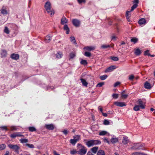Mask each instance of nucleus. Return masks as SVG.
I'll return each mask as SVG.
<instances>
[{
	"instance_id": "obj_16",
	"label": "nucleus",
	"mask_w": 155,
	"mask_h": 155,
	"mask_svg": "<svg viewBox=\"0 0 155 155\" xmlns=\"http://www.w3.org/2000/svg\"><path fill=\"white\" fill-rule=\"evenodd\" d=\"M129 142V140L128 138L127 137H123V139L122 141V143L124 144H126Z\"/></svg>"
},
{
	"instance_id": "obj_41",
	"label": "nucleus",
	"mask_w": 155,
	"mask_h": 155,
	"mask_svg": "<svg viewBox=\"0 0 155 155\" xmlns=\"http://www.w3.org/2000/svg\"><path fill=\"white\" fill-rule=\"evenodd\" d=\"M80 63L81 64L84 65H86L87 64V62L86 60H82L80 62Z\"/></svg>"
},
{
	"instance_id": "obj_24",
	"label": "nucleus",
	"mask_w": 155,
	"mask_h": 155,
	"mask_svg": "<svg viewBox=\"0 0 155 155\" xmlns=\"http://www.w3.org/2000/svg\"><path fill=\"white\" fill-rule=\"evenodd\" d=\"M81 82H82V84L84 86H87L88 83L86 82V81L83 78H81L80 79Z\"/></svg>"
},
{
	"instance_id": "obj_43",
	"label": "nucleus",
	"mask_w": 155,
	"mask_h": 155,
	"mask_svg": "<svg viewBox=\"0 0 155 155\" xmlns=\"http://www.w3.org/2000/svg\"><path fill=\"white\" fill-rule=\"evenodd\" d=\"M26 146L30 148H34V146L33 144H30L28 143H26L25 144Z\"/></svg>"
},
{
	"instance_id": "obj_47",
	"label": "nucleus",
	"mask_w": 155,
	"mask_h": 155,
	"mask_svg": "<svg viewBox=\"0 0 155 155\" xmlns=\"http://www.w3.org/2000/svg\"><path fill=\"white\" fill-rule=\"evenodd\" d=\"M91 53L88 52H85L84 53V55L87 57H89L91 56Z\"/></svg>"
},
{
	"instance_id": "obj_20",
	"label": "nucleus",
	"mask_w": 155,
	"mask_h": 155,
	"mask_svg": "<svg viewBox=\"0 0 155 155\" xmlns=\"http://www.w3.org/2000/svg\"><path fill=\"white\" fill-rule=\"evenodd\" d=\"M138 23L140 25L145 24L146 23V20L144 18H141L139 20Z\"/></svg>"
},
{
	"instance_id": "obj_36",
	"label": "nucleus",
	"mask_w": 155,
	"mask_h": 155,
	"mask_svg": "<svg viewBox=\"0 0 155 155\" xmlns=\"http://www.w3.org/2000/svg\"><path fill=\"white\" fill-rule=\"evenodd\" d=\"M107 76L106 75H102L100 76V78L102 80H104L107 78Z\"/></svg>"
},
{
	"instance_id": "obj_61",
	"label": "nucleus",
	"mask_w": 155,
	"mask_h": 155,
	"mask_svg": "<svg viewBox=\"0 0 155 155\" xmlns=\"http://www.w3.org/2000/svg\"><path fill=\"white\" fill-rule=\"evenodd\" d=\"M98 109L99 110L101 111V112L102 113L103 112V109H102V108L100 107V106H99L98 107Z\"/></svg>"
},
{
	"instance_id": "obj_4",
	"label": "nucleus",
	"mask_w": 155,
	"mask_h": 155,
	"mask_svg": "<svg viewBox=\"0 0 155 155\" xmlns=\"http://www.w3.org/2000/svg\"><path fill=\"white\" fill-rule=\"evenodd\" d=\"M101 142L100 141L96 140H91L86 142V144L88 147H91L94 145L100 144Z\"/></svg>"
},
{
	"instance_id": "obj_49",
	"label": "nucleus",
	"mask_w": 155,
	"mask_h": 155,
	"mask_svg": "<svg viewBox=\"0 0 155 155\" xmlns=\"http://www.w3.org/2000/svg\"><path fill=\"white\" fill-rule=\"evenodd\" d=\"M111 58L112 60L115 61H117L119 59L118 57H111Z\"/></svg>"
},
{
	"instance_id": "obj_1",
	"label": "nucleus",
	"mask_w": 155,
	"mask_h": 155,
	"mask_svg": "<svg viewBox=\"0 0 155 155\" xmlns=\"http://www.w3.org/2000/svg\"><path fill=\"white\" fill-rule=\"evenodd\" d=\"M139 2L138 0H134L133 1V3L134 4L133 6L132 7L130 11H128L126 13V18L129 22L130 21V17L131 15L130 14V12L133 11L135 8H136L138 6V3Z\"/></svg>"
},
{
	"instance_id": "obj_34",
	"label": "nucleus",
	"mask_w": 155,
	"mask_h": 155,
	"mask_svg": "<svg viewBox=\"0 0 155 155\" xmlns=\"http://www.w3.org/2000/svg\"><path fill=\"white\" fill-rule=\"evenodd\" d=\"M28 129L29 131L31 132H33L36 131V128L33 127H29Z\"/></svg>"
},
{
	"instance_id": "obj_32",
	"label": "nucleus",
	"mask_w": 155,
	"mask_h": 155,
	"mask_svg": "<svg viewBox=\"0 0 155 155\" xmlns=\"http://www.w3.org/2000/svg\"><path fill=\"white\" fill-rule=\"evenodd\" d=\"M6 145L4 144H2L0 145V151L6 148Z\"/></svg>"
},
{
	"instance_id": "obj_27",
	"label": "nucleus",
	"mask_w": 155,
	"mask_h": 155,
	"mask_svg": "<svg viewBox=\"0 0 155 155\" xmlns=\"http://www.w3.org/2000/svg\"><path fill=\"white\" fill-rule=\"evenodd\" d=\"M98 149V147H95L93 148H92L91 149V151L93 153H96L97 152V150Z\"/></svg>"
},
{
	"instance_id": "obj_15",
	"label": "nucleus",
	"mask_w": 155,
	"mask_h": 155,
	"mask_svg": "<svg viewBox=\"0 0 155 155\" xmlns=\"http://www.w3.org/2000/svg\"><path fill=\"white\" fill-rule=\"evenodd\" d=\"M68 22V20L64 16L62 17L61 20V24L62 25H64Z\"/></svg>"
},
{
	"instance_id": "obj_10",
	"label": "nucleus",
	"mask_w": 155,
	"mask_h": 155,
	"mask_svg": "<svg viewBox=\"0 0 155 155\" xmlns=\"http://www.w3.org/2000/svg\"><path fill=\"white\" fill-rule=\"evenodd\" d=\"M114 104L117 106L120 107L126 106V104L124 102H115L114 103Z\"/></svg>"
},
{
	"instance_id": "obj_6",
	"label": "nucleus",
	"mask_w": 155,
	"mask_h": 155,
	"mask_svg": "<svg viewBox=\"0 0 155 155\" xmlns=\"http://www.w3.org/2000/svg\"><path fill=\"white\" fill-rule=\"evenodd\" d=\"M144 145V143H135L131 147V149L135 150H143V147Z\"/></svg>"
},
{
	"instance_id": "obj_55",
	"label": "nucleus",
	"mask_w": 155,
	"mask_h": 155,
	"mask_svg": "<svg viewBox=\"0 0 155 155\" xmlns=\"http://www.w3.org/2000/svg\"><path fill=\"white\" fill-rule=\"evenodd\" d=\"M120 82H117L114 84V87H115L119 85L120 84Z\"/></svg>"
},
{
	"instance_id": "obj_40",
	"label": "nucleus",
	"mask_w": 155,
	"mask_h": 155,
	"mask_svg": "<svg viewBox=\"0 0 155 155\" xmlns=\"http://www.w3.org/2000/svg\"><path fill=\"white\" fill-rule=\"evenodd\" d=\"M20 141L21 143H26L28 142V140L27 139H21L20 140Z\"/></svg>"
},
{
	"instance_id": "obj_9",
	"label": "nucleus",
	"mask_w": 155,
	"mask_h": 155,
	"mask_svg": "<svg viewBox=\"0 0 155 155\" xmlns=\"http://www.w3.org/2000/svg\"><path fill=\"white\" fill-rule=\"evenodd\" d=\"M45 127L47 129L50 130H53L54 128V126L52 124H46Z\"/></svg>"
},
{
	"instance_id": "obj_3",
	"label": "nucleus",
	"mask_w": 155,
	"mask_h": 155,
	"mask_svg": "<svg viewBox=\"0 0 155 155\" xmlns=\"http://www.w3.org/2000/svg\"><path fill=\"white\" fill-rule=\"evenodd\" d=\"M77 147L79 149L78 151V153L80 155H83L85 154L87 151V149L84 146L80 143L77 144Z\"/></svg>"
},
{
	"instance_id": "obj_25",
	"label": "nucleus",
	"mask_w": 155,
	"mask_h": 155,
	"mask_svg": "<svg viewBox=\"0 0 155 155\" xmlns=\"http://www.w3.org/2000/svg\"><path fill=\"white\" fill-rule=\"evenodd\" d=\"M125 91H123L121 93V96L122 98H123L126 99L128 96V95L127 94H125Z\"/></svg>"
},
{
	"instance_id": "obj_56",
	"label": "nucleus",
	"mask_w": 155,
	"mask_h": 155,
	"mask_svg": "<svg viewBox=\"0 0 155 155\" xmlns=\"http://www.w3.org/2000/svg\"><path fill=\"white\" fill-rule=\"evenodd\" d=\"M149 50H147L146 51H144V55H148V54H149Z\"/></svg>"
},
{
	"instance_id": "obj_28",
	"label": "nucleus",
	"mask_w": 155,
	"mask_h": 155,
	"mask_svg": "<svg viewBox=\"0 0 155 155\" xmlns=\"http://www.w3.org/2000/svg\"><path fill=\"white\" fill-rule=\"evenodd\" d=\"M141 53V51L138 48L136 49L135 51V54L136 55H140Z\"/></svg>"
},
{
	"instance_id": "obj_23",
	"label": "nucleus",
	"mask_w": 155,
	"mask_h": 155,
	"mask_svg": "<svg viewBox=\"0 0 155 155\" xmlns=\"http://www.w3.org/2000/svg\"><path fill=\"white\" fill-rule=\"evenodd\" d=\"M51 37L49 35H47L45 39V41L46 43H48L51 40Z\"/></svg>"
},
{
	"instance_id": "obj_48",
	"label": "nucleus",
	"mask_w": 155,
	"mask_h": 155,
	"mask_svg": "<svg viewBox=\"0 0 155 155\" xmlns=\"http://www.w3.org/2000/svg\"><path fill=\"white\" fill-rule=\"evenodd\" d=\"M104 84V82L100 83L97 84V87H101Z\"/></svg>"
},
{
	"instance_id": "obj_57",
	"label": "nucleus",
	"mask_w": 155,
	"mask_h": 155,
	"mask_svg": "<svg viewBox=\"0 0 155 155\" xmlns=\"http://www.w3.org/2000/svg\"><path fill=\"white\" fill-rule=\"evenodd\" d=\"M1 16H0V25H1L2 24H3L5 22V20H1Z\"/></svg>"
},
{
	"instance_id": "obj_62",
	"label": "nucleus",
	"mask_w": 155,
	"mask_h": 155,
	"mask_svg": "<svg viewBox=\"0 0 155 155\" xmlns=\"http://www.w3.org/2000/svg\"><path fill=\"white\" fill-rule=\"evenodd\" d=\"M54 155H60L57 152L55 151H54Z\"/></svg>"
},
{
	"instance_id": "obj_22",
	"label": "nucleus",
	"mask_w": 155,
	"mask_h": 155,
	"mask_svg": "<svg viewBox=\"0 0 155 155\" xmlns=\"http://www.w3.org/2000/svg\"><path fill=\"white\" fill-rule=\"evenodd\" d=\"M118 141V140L116 137L112 138L110 139V142L112 143H115L117 142Z\"/></svg>"
},
{
	"instance_id": "obj_37",
	"label": "nucleus",
	"mask_w": 155,
	"mask_h": 155,
	"mask_svg": "<svg viewBox=\"0 0 155 155\" xmlns=\"http://www.w3.org/2000/svg\"><path fill=\"white\" fill-rule=\"evenodd\" d=\"M110 47V45H103L101 46V48L103 49H105Z\"/></svg>"
},
{
	"instance_id": "obj_42",
	"label": "nucleus",
	"mask_w": 155,
	"mask_h": 155,
	"mask_svg": "<svg viewBox=\"0 0 155 155\" xmlns=\"http://www.w3.org/2000/svg\"><path fill=\"white\" fill-rule=\"evenodd\" d=\"M138 39L136 38H133L131 39V41L133 42L134 43H136L138 41Z\"/></svg>"
},
{
	"instance_id": "obj_54",
	"label": "nucleus",
	"mask_w": 155,
	"mask_h": 155,
	"mask_svg": "<svg viewBox=\"0 0 155 155\" xmlns=\"http://www.w3.org/2000/svg\"><path fill=\"white\" fill-rule=\"evenodd\" d=\"M112 97L115 99H117L118 97V94H113L112 95Z\"/></svg>"
},
{
	"instance_id": "obj_46",
	"label": "nucleus",
	"mask_w": 155,
	"mask_h": 155,
	"mask_svg": "<svg viewBox=\"0 0 155 155\" xmlns=\"http://www.w3.org/2000/svg\"><path fill=\"white\" fill-rule=\"evenodd\" d=\"M11 130L12 131H14L16 130L17 129V128L16 126H11L10 127Z\"/></svg>"
},
{
	"instance_id": "obj_18",
	"label": "nucleus",
	"mask_w": 155,
	"mask_h": 155,
	"mask_svg": "<svg viewBox=\"0 0 155 155\" xmlns=\"http://www.w3.org/2000/svg\"><path fill=\"white\" fill-rule=\"evenodd\" d=\"M56 57L58 58H60L63 56V54L61 52H58L55 55Z\"/></svg>"
},
{
	"instance_id": "obj_64",
	"label": "nucleus",
	"mask_w": 155,
	"mask_h": 155,
	"mask_svg": "<svg viewBox=\"0 0 155 155\" xmlns=\"http://www.w3.org/2000/svg\"><path fill=\"white\" fill-rule=\"evenodd\" d=\"M148 56H151V57H154L155 55H153V54L151 55L150 54H148Z\"/></svg>"
},
{
	"instance_id": "obj_59",
	"label": "nucleus",
	"mask_w": 155,
	"mask_h": 155,
	"mask_svg": "<svg viewBox=\"0 0 155 155\" xmlns=\"http://www.w3.org/2000/svg\"><path fill=\"white\" fill-rule=\"evenodd\" d=\"M112 39L114 40H115L117 38V37L114 35H113L111 37Z\"/></svg>"
},
{
	"instance_id": "obj_14",
	"label": "nucleus",
	"mask_w": 155,
	"mask_h": 155,
	"mask_svg": "<svg viewBox=\"0 0 155 155\" xmlns=\"http://www.w3.org/2000/svg\"><path fill=\"white\" fill-rule=\"evenodd\" d=\"M116 68V67L115 66H111L106 70L105 72H111Z\"/></svg>"
},
{
	"instance_id": "obj_51",
	"label": "nucleus",
	"mask_w": 155,
	"mask_h": 155,
	"mask_svg": "<svg viewBox=\"0 0 155 155\" xmlns=\"http://www.w3.org/2000/svg\"><path fill=\"white\" fill-rule=\"evenodd\" d=\"M0 128L2 130H8L7 127L6 126H2L0 127Z\"/></svg>"
},
{
	"instance_id": "obj_53",
	"label": "nucleus",
	"mask_w": 155,
	"mask_h": 155,
	"mask_svg": "<svg viewBox=\"0 0 155 155\" xmlns=\"http://www.w3.org/2000/svg\"><path fill=\"white\" fill-rule=\"evenodd\" d=\"M75 55L74 53H71L70 54V58H73L75 56Z\"/></svg>"
},
{
	"instance_id": "obj_31",
	"label": "nucleus",
	"mask_w": 155,
	"mask_h": 155,
	"mask_svg": "<svg viewBox=\"0 0 155 155\" xmlns=\"http://www.w3.org/2000/svg\"><path fill=\"white\" fill-rule=\"evenodd\" d=\"M140 107L138 105H135L134 107V110L135 111H139L140 109Z\"/></svg>"
},
{
	"instance_id": "obj_8",
	"label": "nucleus",
	"mask_w": 155,
	"mask_h": 155,
	"mask_svg": "<svg viewBox=\"0 0 155 155\" xmlns=\"http://www.w3.org/2000/svg\"><path fill=\"white\" fill-rule=\"evenodd\" d=\"M10 137L13 138H14L17 137H24V136L21 135L19 133H14L10 135Z\"/></svg>"
},
{
	"instance_id": "obj_44",
	"label": "nucleus",
	"mask_w": 155,
	"mask_h": 155,
	"mask_svg": "<svg viewBox=\"0 0 155 155\" xmlns=\"http://www.w3.org/2000/svg\"><path fill=\"white\" fill-rule=\"evenodd\" d=\"M103 124L104 125H108L109 124L110 122L107 120H104V121Z\"/></svg>"
},
{
	"instance_id": "obj_58",
	"label": "nucleus",
	"mask_w": 155,
	"mask_h": 155,
	"mask_svg": "<svg viewBox=\"0 0 155 155\" xmlns=\"http://www.w3.org/2000/svg\"><path fill=\"white\" fill-rule=\"evenodd\" d=\"M78 2L80 4L82 2L85 3V0H78Z\"/></svg>"
},
{
	"instance_id": "obj_45",
	"label": "nucleus",
	"mask_w": 155,
	"mask_h": 155,
	"mask_svg": "<svg viewBox=\"0 0 155 155\" xmlns=\"http://www.w3.org/2000/svg\"><path fill=\"white\" fill-rule=\"evenodd\" d=\"M77 152H78V151H77L76 150L73 149V150H71L70 152V153L71 154L73 155L75 154Z\"/></svg>"
},
{
	"instance_id": "obj_63",
	"label": "nucleus",
	"mask_w": 155,
	"mask_h": 155,
	"mask_svg": "<svg viewBox=\"0 0 155 155\" xmlns=\"http://www.w3.org/2000/svg\"><path fill=\"white\" fill-rule=\"evenodd\" d=\"M102 113L104 117H107V114H106V113H103V112H102Z\"/></svg>"
},
{
	"instance_id": "obj_13",
	"label": "nucleus",
	"mask_w": 155,
	"mask_h": 155,
	"mask_svg": "<svg viewBox=\"0 0 155 155\" xmlns=\"http://www.w3.org/2000/svg\"><path fill=\"white\" fill-rule=\"evenodd\" d=\"M138 105L140 107V108L142 109H144L145 108V104H143V101L141 99H139L137 101Z\"/></svg>"
},
{
	"instance_id": "obj_35",
	"label": "nucleus",
	"mask_w": 155,
	"mask_h": 155,
	"mask_svg": "<svg viewBox=\"0 0 155 155\" xmlns=\"http://www.w3.org/2000/svg\"><path fill=\"white\" fill-rule=\"evenodd\" d=\"M97 155H105L104 151L101 150H99L97 153Z\"/></svg>"
},
{
	"instance_id": "obj_21",
	"label": "nucleus",
	"mask_w": 155,
	"mask_h": 155,
	"mask_svg": "<svg viewBox=\"0 0 155 155\" xmlns=\"http://www.w3.org/2000/svg\"><path fill=\"white\" fill-rule=\"evenodd\" d=\"M1 54L2 57H5L7 54V51L5 50H2L1 51Z\"/></svg>"
},
{
	"instance_id": "obj_19",
	"label": "nucleus",
	"mask_w": 155,
	"mask_h": 155,
	"mask_svg": "<svg viewBox=\"0 0 155 155\" xmlns=\"http://www.w3.org/2000/svg\"><path fill=\"white\" fill-rule=\"evenodd\" d=\"M144 87L145 88L148 89H150L152 87L150 84L147 82H146L145 83Z\"/></svg>"
},
{
	"instance_id": "obj_30",
	"label": "nucleus",
	"mask_w": 155,
	"mask_h": 155,
	"mask_svg": "<svg viewBox=\"0 0 155 155\" xmlns=\"http://www.w3.org/2000/svg\"><path fill=\"white\" fill-rule=\"evenodd\" d=\"M132 155H144V153L142 152H135L132 153Z\"/></svg>"
},
{
	"instance_id": "obj_12",
	"label": "nucleus",
	"mask_w": 155,
	"mask_h": 155,
	"mask_svg": "<svg viewBox=\"0 0 155 155\" xmlns=\"http://www.w3.org/2000/svg\"><path fill=\"white\" fill-rule=\"evenodd\" d=\"M72 23L76 27L79 26L80 25V21L76 19H74L72 20Z\"/></svg>"
},
{
	"instance_id": "obj_33",
	"label": "nucleus",
	"mask_w": 155,
	"mask_h": 155,
	"mask_svg": "<svg viewBox=\"0 0 155 155\" xmlns=\"http://www.w3.org/2000/svg\"><path fill=\"white\" fill-rule=\"evenodd\" d=\"M4 31L5 33L7 34H9V30L8 28L5 26V27L4 29Z\"/></svg>"
},
{
	"instance_id": "obj_2",
	"label": "nucleus",
	"mask_w": 155,
	"mask_h": 155,
	"mask_svg": "<svg viewBox=\"0 0 155 155\" xmlns=\"http://www.w3.org/2000/svg\"><path fill=\"white\" fill-rule=\"evenodd\" d=\"M45 8L48 13L50 14L51 16L53 15L54 14V10L51 8V5L49 2H46L45 5Z\"/></svg>"
},
{
	"instance_id": "obj_29",
	"label": "nucleus",
	"mask_w": 155,
	"mask_h": 155,
	"mask_svg": "<svg viewBox=\"0 0 155 155\" xmlns=\"http://www.w3.org/2000/svg\"><path fill=\"white\" fill-rule=\"evenodd\" d=\"M107 133V132L105 131H101L99 133V135L101 136H104L106 135Z\"/></svg>"
},
{
	"instance_id": "obj_50",
	"label": "nucleus",
	"mask_w": 155,
	"mask_h": 155,
	"mask_svg": "<svg viewBox=\"0 0 155 155\" xmlns=\"http://www.w3.org/2000/svg\"><path fill=\"white\" fill-rule=\"evenodd\" d=\"M134 78V76L132 75H130L129 76V79L130 80H133Z\"/></svg>"
},
{
	"instance_id": "obj_26",
	"label": "nucleus",
	"mask_w": 155,
	"mask_h": 155,
	"mask_svg": "<svg viewBox=\"0 0 155 155\" xmlns=\"http://www.w3.org/2000/svg\"><path fill=\"white\" fill-rule=\"evenodd\" d=\"M64 29L66 31V34H68L69 31V29L68 25H64Z\"/></svg>"
},
{
	"instance_id": "obj_5",
	"label": "nucleus",
	"mask_w": 155,
	"mask_h": 155,
	"mask_svg": "<svg viewBox=\"0 0 155 155\" xmlns=\"http://www.w3.org/2000/svg\"><path fill=\"white\" fill-rule=\"evenodd\" d=\"M73 139H71L70 140V143L73 146H74L78 141L81 138V136L80 135H76L73 136Z\"/></svg>"
},
{
	"instance_id": "obj_11",
	"label": "nucleus",
	"mask_w": 155,
	"mask_h": 155,
	"mask_svg": "<svg viewBox=\"0 0 155 155\" xmlns=\"http://www.w3.org/2000/svg\"><path fill=\"white\" fill-rule=\"evenodd\" d=\"M11 58L13 59L17 60L19 59V56L18 54L13 53L11 55Z\"/></svg>"
},
{
	"instance_id": "obj_38",
	"label": "nucleus",
	"mask_w": 155,
	"mask_h": 155,
	"mask_svg": "<svg viewBox=\"0 0 155 155\" xmlns=\"http://www.w3.org/2000/svg\"><path fill=\"white\" fill-rule=\"evenodd\" d=\"M70 40L74 44H76V42L75 40V39L74 37H71L70 38Z\"/></svg>"
},
{
	"instance_id": "obj_17",
	"label": "nucleus",
	"mask_w": 155,
	"mask_h": 155,
	"mask_svg": "<svg viewBox=\"0 0 155 155\" xmlns=\"http://www.w3.org/2000/svg\"><path fill=\"white\" fill-rule=\"evenodd\" d=\"M95 48L94 46H87L84 48V49L88 51H91L94 50Z\"/></svg>"
},
{
	"instance_id": "obj_7",
	"label": "nucleus",
	"mask_w": 155,
	"mask_h": 155,
	"mask_svg": "<svg viewBox=\"0 0 155 155\" xmlns=\"http://www.w3.org/2000/svg\"><path fill=\"white\" fill-rule=\"evenodd\" d=\"M8 147L10 149H13L16 151L19 149V147L16 145L9 144Z\"/></svg>"
},
{
	"instance_id": "obj_60",
	"label": "nucleus",
	"mask_w": 155,
	"mask_h": 155,
	"mask_svg": "<svg viewBox=\"0 0 155 155\" xmlns=\"http://www.w3.org/2000/svg\"><path fill=\"white\" fill-rule=\"evenodd\" d=\"M63 133L65 134V135H67L68 133V131H67V130H64L63 131Z\"/></svg>"
},
{
	"instance_id": "obj_52",
	"label": "nucleus",
	"mask_w": 155,
	"mask_h": 155,
	"mask_svg": "<svg viewBox=\"0 0 155 155\" xmlns=\"http://www.w3.org/2000/svg\"><path fill=\"white\" fill-rule=\"evenodd\" d=\"M103 140L105 143H107L108 144H110V142L108 140L107 138H104L103 139Z\"/></svg>"
},
{
	"instance_id": "obj_39",
	"label": "nucleus",
	"mask_w": 155,
	"mask_h": 155,
	"mask_svg": "<svg viewBox=\"0 0 155 155\" xmlns=\"http://www.w3.org/2000/svg\"><path fill=\"white\" fill-rule=\"evenodd\" d=\"M2 13L3 14H7L8 13L7 11L5 9L3 8L0 12V13Z\"/></svg>"
}]
</instances>
